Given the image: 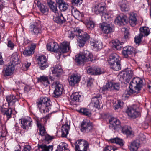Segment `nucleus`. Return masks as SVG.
<instances>
[{
    "instance_id": "obj_1",
    "label": "nucleus",
    "mask_w": 151,
    "mask_h": 151,
    "mask_svg": "<svg viewBox=\"0 0 151 151\" xmlns=\"http://www.w3.org/2000/svg\"><path fill=\"white\" fill-rule=\"evenodd\" d=\"M142 80L140 78L137 77L134 78L131 82L129 87V91H126L122 95L123 99H126L133 93H137L142 87Z\"/></svg>"
},
{
    "instance_id": "obj_2",
    "label": "nucleus",
    "mask_w": 151,
    "mask_h": 151,
    "mask_svg": "<svg viewBox=\"0 0 151 151\" xmlns=\"http://www.w3.org/2000/svg\"><path fill=\"white\" fill-rule=\"evenodd\" d=\"M51 103L50 101L48 98L42 97L40 98L37 104L41 112L45 113L48 112L51 109Z\"/></svg>"
},
{
    "instance_id": "obj_3",
    "label": "nucleus",
    "mask_w": 151,
    "mask_h": 151,
    "mask_svg": "<svg viewBox=\"0 0 151 151\" xmlns=\"http://www.w3.org/2000/svg\"><path fill=\"white\" fill-rule=\"evenodd\" d=\"M73 31L78 33L77 39L78 45L80 47H83L85 43V32L78 27L74 28Z\"/></svg>"
},
{
    "instance_id": "obj_4",
    "label": "nucleus",
    "mask_w": 151,
    "mask_h": 151,
    "mask_svg": "<svg viewBox=\"0 0 151 151\" xmlns=\"http://www.w3.org/2000/svg\"><path fill=\"white\" fill-rule=\"evenodd\" d=\"M89 44L97 50L101 49L102 47V43L100 41L91 39L89 35L86 33V44Z\"/></svg>"
},
{
    "instance_id": "obj_5",
    "label": "nucleus",
    "mask_w": 151,
    "mask_h": 151,
    "mask_svg": "<svg viewBox=\"0 0 151 151\" xmlns=\"http://www.w3.org/2000/svg\"><path fill=\"white\" fill-rule=\"evenodd\" d=\"M37 61L40 69L42 70H44L49 66L46 58L44 55H42L39 56Z\"/></svg>"
},
{
    "instance_id": "obj_6",
    "label": "nucleus",
    "mask_w": 151,
    "mask_h": 151,
    "mask_svg": "<svg viewBox=\"0 0 151 151\" xmlns=\"http://www.w3.org/2000/svg\"><path fill=\"white\" fill-rule=\"evenodd\" d=\"M99 26L104 33L108 34L114 31V26L111 23L108 24L104 23L100 24Z\"/></svg>"
},
{
    "instance_id": "obj_7",
    "label": "nucleus",
    "mask_w": 151,
    "mask_h": 151,
    "mask_svg": "<svg viewBox=\"0 0 151 151\" xmlns=\"http://www.w3.org/2000/svg\"><path fill=\"white\" fill-rule=\"evenodd\" d=\"M133 75L132 70L130 69H127L123 71L121 73V78H122L124 81L128 82Z\"/></svg>"
},
{
    "instance_id": "obj_8",
    "label": "nucleus",
    "mask_w": 151,
    "mask_h": 151,
    "mask_svg": "<svg viewBox=\"0 0 151 151\" xmlns=\"http://www.w3.org/2000/svg\"><path fill=\"white\" fill-rule=\"evenodd\" d=\"M20 120L21 124V127L23 129L28 130L29 127L32 126L31 123L32 121L30 117L22 118Z\"/></svg>"
},
{
    "instance_id": "obj_9",
    "label": "nucleus",
    "mask_w": 151,
    "mask_h": 151,
    "mask_svg": "<svg viewBox=\"0 0 151 151\" xmlns=\"http://www.w3.org/2000/svg\"><path fill=\"white\" fill-rule=\"evenodd\" d=\"M127 113L129 116L133 119L138 117L140 114V113L137 110L135 107H130L128 108Z\"/></svg>"
},
{
    "instance_id": "obj_10",
    "label": "nucleus",
    "mask_w": 151,
    "mask_h": 151,
    "mask_svg": "<svg viewBox=\"0 0 151 151\" xmlns=\"http://www.w3.org/2000/svg\"><path fill=\"white\" fill-rule=\"evenodd\" d=\"M15 67L13 65L10 64L8 65H5L3 68L2 73L5 76H8L11 75L14 70Z\"/></svg>"
},
{
    "instance_id": "obj_11",
    "label": "nucleus",
    "mask_w": 151,
    "mask_h": 151,
    "mask_svg": "<svg viewBox=\"0 0 151 151\" xmlns=\"http://www.w3.org/2000/svg\"><path fill=\"white\" fill-rule=\"evenodd\" d=\"M53 20L55 22L60 25L65 23L66 21V19L63 16L62 14L61 13H58V12L55 13Z\"/></svg>"
},
{
    "instance_id": "obj_12",
    "label": "nucleus",
    "mask_w": 151,
    "mask_h": 151,
    "mask_svg": "<svg viewBox=\"0 0 151 151\" xmlns=\"http://www.w3.org/2000/svg\"><path fill=\"white\" fill-rule=\"evenodd\" d=\"M76 151H85V140L80 139L75 144Z\"/></svg>"
},
{
    "instance_id": "obj_13",
    "label": "nucleus",
    "mask_w": 151,
    "mask_h": 151,
    "mask_svg": "<svg viewBox=\"0 0 151 151\" xmlns=\"http://www.w3.org/2000/svg\"><path fill=\"white\" fill-rule=\"evenodd\" d=\"M109 127L112 130H115L118 128L120 125V121L114 118H111L109 121Z\"/></svg>"
},
{
    "instance_id": "obj_14",
    "label": "nucleus",
    "mask_w": 151,
    "mask_h": 151,
    "mask_svg": "<svg viewBox=\"0 0 151 151\" xmlns=\"http://www.w3.org/2000/svg\"><path fill=\"white\" fill-rule=\"evenodd\" d=\"M47 49L49 51L57 52L58 51L59 46L55 42H50L46 45Z\"/></svg>"
},
{
    "instance_id": "obj_15",
    "label": "nucleus",
    "mask_w": 151,
    "mask_h": 151,
    "mask_svg": "<svg viewBox=\"0 0 151 151\" xmlns=\"http://www.w3.org/2000/svg\"><path fill=\"white\" fill-rule=\"evenodd\" d=\"M81 77L76 74H72L70 77L69 80V84L72 86L78 83L80 80Z\"/></svg>"
},
{
    "instance_id": "obj_16",
    "label": "nucleus",
    "mask_w": 151,
    "mask_h": 151,
    "mask_svg": "<svg viewBox=\"0 0 151 151\" xmlns=\"http://www.w3.org/2000/svg\"><path fill=\"white\" fill-rule=\"evenodd\" d=\"M51 70L54 76L58 77H60L63 73L62 67L59 65H57L55 67L51 68Z\"/></svg>"
},
{
    "instance_id": "obj_17",
    "label": "nucleus",
    "mask_w": 151,
    "mask_h": 151,
    "mask_svg": "<svg viewBox=\"0 0 151 151\" xmlns=\"http://www.w3.org/2000/svg\"><path fill=\"white\" fill-rule=\"evenodd\" d=\"M70 43L67 41L62 42L60 46L59 51L60 53H64L70 50Z\"/></svg>"
},
{
    "instance_id": "obj_18",
    "label": "nucleus",
    "mask_w": 151,
    "mask_h": 151,
    "mask_svg": "<svg viewBox=\"0 0 151 151\" xmlns=\"http://www.w3.org/2000/svg\"><path fill=\"white\" fill-rule=\"evenodd\" d=\"M63 91V86L58 82L55 83V89L54 92V96L57 97L62 94Z\"/></svg>"
},
{
    "instance_id": "obj_19",
    "label": "nucleus",
    "mask_w": 151,
    "mask_h": 151,
    "mask_svg": "<svg viewBox=\"0 0 151 151\" xmlns=\"http://www.w3.org/2000/svg\"><path fill=\"white\" fill-rule=\"evenodd\" d=\"M75 61L77 64H83L85 61V53L84 52H81L76 56Z\"/></svg>"
},
{
    "instance_id": "obj_20",
    "label": "nucleus",
    "mask_w": 151,
    "mask_h": 151,
    "mask_svg": "<svg viewBox=\"0 0 151 151\" xmlns=\"http://www.w3.org/2000/svg\"><path fill=\"white\" fill-rule=\"evenodd\" d=\"M70 129V123L66 122L61 127L62 136L63 137H66L68 134L69 131Z\"/></svg>"
},
{
    "instance_id": "obj_21",
    "label": "nucleus",
    "mask_w": 151,
    "mask_h": 151,
    "mask_svg": "<svg viewBox=\"0 0 151 151\" xmlns=\"http://www.w3.org/2000/svg\"><path fill=\"white\" fill-rule=\"evenodd\" d=\"M6 105H3V108L1 109V111L4 115H6L7 118L9 119L12 117V109L11 107L6 108Z\"/></svg>"
},
{
    "instance_id": "obj_22",
    "label": "nucleus",
    "mask_w": 151,
    "mask_h": 151,
    "mask_svg": "<svg viewBox=\"0 0 151 151\" xmlns=\"http://www.w3.org/2000/svg\"><path fill=\"white\" fill-rule=\"evenodd\" d=\"M134 48L130 46L124 47L122 50V53L125 57H127L129 55L133 53Z\"/></svg>"
},
{
    "instance_id": "obj_23",
    "label": "nucleus",
    "mask_w": 151,
    "mask_h": 151,
    "mask_svg": "<svg viewBox=\"0 0 151 151\" xmlns=\"http://www.w3.org/2000/svg\"><path fill=\"white\" fill-rule=\"evenodd\" d=\"M101 97L100 95L98 93L94 95L91 100V102L90 104H91L93 106L96 108H99V99Z\"/></svg>"
},
{
    "instance_id": "obj_24",
    "label": "nucleus",
    "mask_w": 151,
    "mask_h": 151,
    "mask_svg": "<svg viewBox=\"0 0 151 151\" xmlns=\"http://www.w3.org/2000/svg\"><path fill=\"white\" fill-rule=\"evenodd\" d=\"M119 4L122 11H128L129 10L128 4L127 1L120 0L119 2Z\"/></svg>"
},
{
    "instance_id": "obj_25",
    "label": "nucleus",
    "mask_w": 151,
    "mask_h": 151,
    "mask_svg": "<svg viewBox=\"0 0 151 151\" xmlns=\"http://www.w3.org/2000/svg\"><path fill=\"white\" fill-rule=\"evenodd\" d=\"M120 58L119 55L116 53H114L111 54L109 56L108 60L109 63L110 64H113L114 63L120 60Z\"/></svg>"
},
{
    "instance_id": "obj_26",
    "label": "nucleus",
    "mask_w": 151,
    "mask_h": 151,
    "mask_svg": "<svg viewBox=\"0 0 151 151\" xmlns=\"http://www.w3.org/2000/svg\"><path fill=\"white\" fill-rule=\"evenodd\" d=\"M19 63V56L16 53H13L11 56L10 58L11 65H13L15 67L16 65L18 64Z\"/></svg>"
},
{
    "instance_id": "obj_27",
    "label": "nucleus",
    "mask_w": 151,
    "mask_h": 151,
    "mask_svg": "<svg viewBox=\"0 0 151 151\" xmlns=\"http://www.w3.org/2000/svg\"><path fill=\"white\" fill-rule=\"evenodd\" d=\"M6 101L9 106H12L14 105L17 99L15 96L13 95H10L6 97Z\"/></svg>"
},
{
    "instance_id": "obj_28",
    "label": "nucleus",
    "mask_w": 151,
    "mask_h": 151,
    "mask_svg": "<svg viewBox=\"0 0 151 151\" xmlns=\"http://www.w3.org/2000/svg\"><path fill=\"white\" fill-rule=\"evenodd\" d=\"M36 122L37 126L39 129V134L42 136H45L46 135V131L44 127L40 123V120L37 119L36 120Z\"/></svg>"
},
{
    "instance_id": "obj_29",
    "label": "nucleus",
    "mask_w": 151,
    "mask_h": 151,
    "mask_svg": "<svg viewBox=\"0 0 151 151\" xmlns=\"http://www.w3.org/2000/svg\"><path fill=\"white\" fill-rule=\"evenodd\" d=\"M137 14L134 13H131L129 14V22L132 27H134L137 24Z\"/></svg>"
},
{
    "instance_id": "obj_30",
    "label": "nucleus",
    "mask_w": 151,
    "mask_h": 151,
    "mask_svg": "<svg viewBox=\"0 0 151 151\" xmlns=\"http://www.w3.org/2000/svg\"><path fill=\"white\" fill-rule=\"evenodd\" d=\"M39 82L42 83L45 86H47L50 84L49 78L47 76H42L37 78Z\"/></svg>"
},
{
    "instance_id": "obj_31",
    "label": "nucleus",
    "mask_w": 151,
    "mask_h": 151,
    "mask_svg": "<svg viewBox=\"0 0 151 151\" xmlns=\"http://www.w3.org/2000/svg\"><path fill=\"white\" fill-rule=\"evenodd\" d=\"M55 151H70L68 145L64 142H60Z\"/></svg>"
},
{
    "instance_id": "obj_32",
    "label": "nucleus",
    "mask_w": 151,
    "mask_h": 151,
    "mask_svg": "<svg viewBox=\"0 0 151 151\" xmlns=\"http://www.w3.org/2000/svg\"><path fill=\"white\" fill-rule=\"evenodd\" d=\"M36 45L35 44H32L30 48L24 50L23 52V55L25 56H29L34 52Z\"/></svg>"
},
{
    "instance_id": "obj_33",
    "label": "nucleus",
    "mask_w": 151,
    "mask_h": 151,
    "mask_svg": "<svg viewBox=\"0 0 151 151\" xmlns=\"http://www.w3.org/2000/svg\"><path fill=\"white\" fill-rule=\"evenodd\" d=\"M37 7L42 13L45 14L48 11V8L46 6L42 4L40 1H37Z\"/></svg>"
},
{
    "instance_id": "obj_34",
    "label": "nucleus",
    "mask_w": 151,
    "mask_h": 151,
    "mask_svg": "<svg viewBox=\"0 0 151 151\" xmlns=\"http://www.w3.org/2000/svg\"><path fill=\"white\" fill-rule=\"evenodd\" d=\"M104 7L100 4H96L94 8V12L97 14H100L101 16L103 14Z\"/></svg>"
},
{
    "instance_id": "obj_35",
    "label": "nucleus",
    "mask_w": 151,
    "mask_h": 151,
    "mask_svg": "<svg viewBox=\"0 0 151 151\" xmlns=\"http://www.w3.org/2000/svg\"><path fill=\"white\" fill-rule=\"evenodd\" d=\"M127 19L125 16H119L116 18L114 22L116 24L122 25L123 23L126 22Z\"/></svg>"
},
{
    "instance_id": "obj_36",
    "label": "nucleus",
    "mask_w": 151,
    "mask_h": 151,
    "mask_svg": "<svg viewBox=\"0 0 151 151\" xmlns=\"http://www.w3.org/2000/svg\"><path fill=\"white\" fill-rule=\"evenodd\" d=\"M47 3L50 9L55 13H56L58 12L57 9V5L55 3L53 2L52 0H48Z\"/></svg>"
},
{
    "instance_id": "obj_37",
    "label": "nucleus",
    "mask_w": 151,
    "mask_h": 151,
    "mask_svg": "<svg viewBox=\"0 0 151 151\" xmlns=\"http://www.w3.org/2000/svg\"><path fill=\"white\" fill-rule=\"evenodd\" d=\"M140 145L138 140L134 141L132 142L129 146V149L131 151L136 150L139 147Z\"/></svg>"
},
{
    "instance_id": "obj_38",
    "label": "nucleus",
    "mask_w": 151,
    "mask_h": 151,
    "mask_svg": "<svg viewBox=\"0 0 151 151\" xmlns=\"http://www.w3.org/2000/svg\"><path fill=\"white\" fill-rule=\"evenodd\" d=\"M140 35L141 36H145L148 35L150 33L149 28L146 27H141L140 29Z\"/></svg>"
},
{
    "instance_id": "obj_39",
    "label": "nucleus",
    "mask_w": 151,
    "mask_h": 151,
    "mask_svg": "<svg viewBox=\"0 0 151 151\" xmlns=\"http://www.w3.org/2000/svg\"><path fill=\"white\" fill-rule=\"evenodd\" d=\"M38 148L39 149H41L42 151H49V150H52L53 149L52 145L47 146L45 144L38 145Z\"/></svg>"
},
{
    "instance_id": "obj_40",
    "label": "nucleus",
    "mask_w": 151,
    "mask_h": 151,
    "mask_svg": "<svg viewBox=\"0 0 151 151\" xmlns=\"http://www.w3.org/2000/svg\"><path fill=\"white\" fill-rule=\"evenodd\" d=\"M121 131L124 134L127 135H131L132 134L131 128L129 126H125L122 127Z\"/></svg>"
},
{
    "instance_id": "obj_41",
    "label": "nucleus",
    "mask_w": 151,
    "mask_h": 151,
    "mask_svg": "<svg viewBox=\"0 0 151 151\" xmlns=\"http://www.w3.org/2000/svg\"><path fill=\"white\" fill-rule=\"evenodd\" d=\"M80 97V95L79 93L77 92H75L73 93L70 96V99L73 103H76L79 101Z\"/></svg>"
},
{
    "instance_id": "obj_42",
    "label": "nucleus",
    "mask_w": 151,
    "mask_h": 151,
    "mask_svg": "<svg viewBox=\"0 0 151 151\" xmlns=\"http://www.w3.org/2000/svg\"><path fill=\"white\" fill-rule=\"evenodd\" d=\"M120 60L114 63L113 64H111V68L115 71H119L121 69Z\"/></svg>"
},
{
    "instance_id": "obj_43",
    "label": "nucleus",
    "mask_w": 151,
    "mask_h": 151,
    "mask_svg": "<svg viewBox=\"0 0 151 151\" xmlns=\"http://www.w3.org/2000/svg\"><path fill=\"white\" fill-rule=\"evenodd\" d=\"M112 43L114 47L117 50L121 49L123 47L122 42H120L119 40H116L113 41Z\"/></svg>"
},
{
    "instance_id": "obj_44",
    "label": "nucleus",
    "mask_w": 151,
    "mask_h": 151,
    "mask_svg": "<svg viewBox=\"0 0 151 151\" xmlns=\"http://www.w3.org/2000/svg\"><path fill=\"white\" fill-rule=\"evenodd\" d=\"M95 60V59H94L92 54L89 51H86V62L91 61L94 62Z\"/></svg>"
},
{
    "instance_id": "obj_45",
    "label": "nucleus",
    "mask_w": 151,
    "mask_h": 151,
    "mask_svg": "<svg viewBox=\"0 0 151 151\" xmlns=\"http://www.w3.org/2000/svg\"><path fill=\"white\" fill-rule=\"evenodd\" d=\"M112 16V15L110 14L107 13H105L104 14L101 16V19L104 23H105L106 21L108 22L111 19Z\"/></svg>"
},
{
    "instance_id": "obj_46",
    "label": "nucleus",
    "mask_w": 151,
    "mask_h": 151,
    "mask_svg": "<svg viewBox=\"0 0 151 151\" xmlns=\"http://www.w3.org/2000/svg\"><path fill=\"white\" fill-rule=\"evenodd\" d=\"M109 141L112 143L118 144L120 146H122L124 145L123 140L118 137L110 139Z\"/></svg>"
},
{
    "instance_id": "obj_47",
    "label": "nucleus",
    "mask_w": 151,
    "mask_h": 151,
    "mask_svg": "<svg viewBox=\"0 0 151 151\" xmlns=\"http://www.w3.org/2000/svg\"><path fill=\"white\" fill-rule=\"evenodd\" d=\"M94 75H99L104 73V70L99 67L94 66Z\"/></svg>"
},
{
    "instance_id": "obj_48",
    "label": "nucleus",
    "mask_w": 151,
    "mask_h": 151,
    "mask_svg": "<svg viewBox=\"0 0 151 151\" xmlns=\"http://www.w3.org/2000/svg\"><path fill=\"white\" fill-rule=\"evenodd\" d=\"M71 13L72 15L76 19L78 18L80 15V12L76 8H73L71 10Z\"/></svg>"
},
{
    "instance_id": "obj_49",
    "label": "nucleus",
    "mask_w": 151,
    "mask_h": 151,
    "mask_svg": "<svg viewBox=\"0 0 151 151\" xmlns=\"http://www.w3.org/2000/svg\"><path fill=\"white\" fill-rule=\"evenodd\" d=\"M94 24V22L90 19L87 20L86 23V26L88 29H91L93 28Z\"/></svg>"
},
{
    "instance_id": "obj_50",
    "label": "nucleus",
    "mask_w": 151,
    "mask_h": 151,
    "mask_svg": "<svg viewBox=\"0 0 151 151\" xmlns=\"http://www.w3.org/2000/svg\"><path fill=\"white\" fill-rule=\"evenodd\" d=\"M31 27L33 28V31L35 34H38L41 32V30L40 26L36 25H32Z\"/></svg>"
},
{
    "instance_id": "obj_51",
    "label": "nucleus",
    "mask_w": 151,
    "mask_h": 151,
    "mask_svg": "<svg viewBox=\"0 0 151 151\" xmlns=\"http://www.w3.org/2000/svg\"><path fill=\"white\" fill-rule=\"evenodd\" d=\"M87 125L86 126V132H89L93 129V126L92 123L90 122H86Z\"/></svg>"
},
{
    "instance_id": "obj_52",
    "label": "nucleus",
    "mask_w": 151,
    "mask_h": 151,
    "mask_svg": "<svg viewBox=\"0 0 151 151\" xmlns=\"http://www.w3.org/2000/svg\"><path fill=\"white\" fill-rule=\"evenodd\" d=\"M113 82H110L106 83V84L104 86L103 90L106 91L107 90H111L112 89Z\"/></svg>"
},
{
    "instance_id": "obj_53",
    "label": "nucleus",
    "mask_w": 151,
    "mask_h": 151,
    "mask_svg": "<svg viewBox=\"0 0 151 151\" xmlns=\"http://www.w3.org/2000/svg\"><path fill=\"white\" fill-rule=\"evenodd\" d=\"M94 66L87 67L86 68L87 73L91 75H94Z\"/></svg>"
},
{
    "instance_id": "obj_54",
    "label": "nucleus",
    "mask_w": 151,
    "mask_h": 151,
    "mask_svg": "<svg viewBox=\"0 0 151 151\" xmlns=\"http://www.w3.org/2000/svg\"><path fill=\"white\" fill-rule=\"evenodd\" d=\"M123 105V103L120 101H118L117 103H116L114 104V109L116 110L119 108L122 107Z\"/></svg>"
},
{
    "instance_id": "obj_55",
    "label": "nucleus",
    "mask_w": 151,
    "mask_h": 151,
    "mask_svg": "<svg viewBox=\"0 0 151 151\" xmlns=\"http://www.w3.org/2000/svg\"><path fill=\"white\" fill-rule=\"evenodd\" d=\"M83 0H72L71 2L73 5L76 6H80Z\"/></svg>"
},
{
    "instance_id": "obj_56",
    "label": "nucleus",
    "mask_w": 151,
    "mask_h": 151,
    "mask_svg": "<svg viewBox=\"0 0 151 151\" xmlns=\"http://www.w3.org/2000/svg\"><path fill=\"white\" fill-rule=\"evenodd\" d=\"M79 129L81 131L83 132H84L85 131V121L84 120L83 121L81 122L80 124V125L79 127Z\"/></svg>"
},
{
    "instance_id": "obj_57",
    "label": "nucleus",
    "mask_w": 151,
    "mask_h": 151,
    "mask_svg": "<svg viewBox=\"0 0 151 151\" xmlns=\"http://www.w3.org/2000/svg\"><path fill=\"white\" fill-rule=\"evenodd\" d=\"M68 7V5L65 4V3L63 4L60 5L59 7L61 11H63L66 10L67 9Z\"/></svg>"
},
{
    "instance_id": "obj_58",
    "label": "nucleus",
    "mask_w": 151,
    "mask_h": 151,
    "mask_svg": "<svg viewBox=\"0 0 151 151\" xmlns=\"http://www.w3.org/2000/svg\"><path fill=\"white\" fill-rule=\"evenodd\" d=\"M143 37V36H140V34L138 36L135 37L134 38V41L135 43L137 44H139L140 43Z\"/></svg>"
},
{
    "instance_id": "obj_59",
    "label": "nucleus",
    "mask_w": 151,
    "mask_h": 151,
    "mask_svg": "<svg viewBox=\"0 0 151 151\" xmlns=\"http://www.w3.org/2000/svg\"><path fill=\"white\" fill-rule=\"evenodd\" d=\"M86 116L89 118L90 119H92V115L91 112L90 110L86 109Z\"/></svg>"
},
{
    "instance_id": "obj_60",
    "label": "nucleus",
    "mask_w": 151,
    "mask_h": 151,
    "mask_svg": "<svg viewBox=\"0 0 151 151\" xmlns=\"http://www.w3.org/2000/svg\"><path fill=\"white\" fill-rule=\"evenodd\" d=\"M115 150L113 147L108 146L106 147L104 150V151H114Z\"/></svg>"
},
{
    "instance_id": "obj_61",
    "label": "nucleus",
    "mask_w": 151,
    "mask_h": 151,
    "mask_svg": "<svg viewBox=\"0 0 151 151\" xmlns=\"http://www.w3.org/2000/svg\"><path fill=\"white\" fill-rule=\"evenodd\" d=\"M119 88V84L118 83L113 82L112 89H118Z\"/></svg>"
},
{
    "instance_id": "obj_62",
    "label": "nucleus",
    "mask_w": 151,
    "mask_h": 151,
    "mask_svg": "<svg viewBox=\"0 0 151 151\" xmlns=\"http://www.w3.org/2000/svg\"><path fill=\"white\" fill-rule=\"evenodd\" d=\"M45 136V140L48 142L51 140L52 139H54V137L50 136L47 134H46Z\"/></svg>"
},
{
    "instance_id": "obj_63",
    "label": "nucleus",
    "mask_w": 151,
    "mask_h": 151,
    "mask_svg": "<svg viewBox=\"0 0 151 151\" xmlns=\"http://www.w3.org/2000/svg\"><path fill=\"white\" fill-rule=\"evenodd\" d=\"M30 65L31 63L26 62L23 64L22 67L24 68L25 67L26 69H27Z\"/></svg>"
},
{
    "instance_id": "obj_64",
    "label": "nucleus",
    "mask_w": 151,
    "mask_h": 151,
    "mask_svg": "<svg viewBox=\"0 0 151 151\" xmlns=\"http://www.w3.org/2000/svg\"><path fill=\"white\" fill-rule=\"evenodd\" d=\"M31 149V147L29 145H25L24 146V151H30Z\"/></svg>"
}]
</instances>
